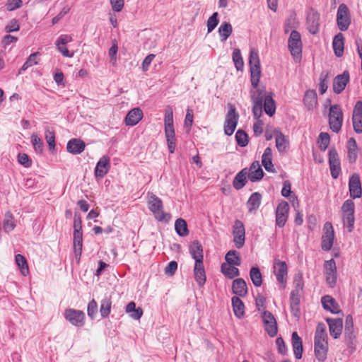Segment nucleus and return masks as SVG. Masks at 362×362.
<instances>
[{"instance_id": "nucleus-2", "label": "nucleus", "mask_w": 362, "mask_h": 362, "mask_svg": "<svg viewBox=\"0 0 362 362\" xmlns=\"http://www.w3.org/2000/svg\"><path fill=\"white\" fill-rule=\"evenodd\" d=\"M147 197L148 209L153 213L155 218L159 221H168L170 215L163 211L162 200L151 192H148Z\"/></svg>"}, {"instance_id": "nucleus-19", "label": "nucleus", "mask_w": 362, "mask_h": 362, "mask_svg": "<svg viewBox=\"0 0 362 362\" xmlns=\"http://www.w3.org/2000/svg\"><path fill=\"white\" fill-rule=\"evenodd\" d=\"M352 122L354 131L360 134L362 132V102L356 103L353 111Z\"/></svg>"}, {"instance_id": "nucleus-56", "label": "nucleus", "mask_w": 362, "mask_h": 362, "mask_svg": "<svg viewBox=\"0 0 362 362\" xmlns=\"http://www.w3.org/2000/svg\"><path fill=\"white\" fill-rule=\"evenodd\" d=\"M118 51V45L116 40H112V45L108 51V56L110 57V62L112 66L117 64V53Z\"/></svg>"}, {"instance_id": "nucleus-61", "label": "nucleus", "mask_w": 362, "mask_h": 362, "mask_svg": "<svg viewBox=\"0 0 362 362\" xmlns=\"http://www.w3.org/2000/svg\"><path fill=\"white\" fill-rule=\"evenodd\" d=\"M294 284V288L291 291L293 293V295L294 293L300 294V292L303 291V277L301 275H296L294 278L293 281Z\"/></svg>"}, {"instance_id": "nucleus-6", "label": "nucleus", "mask_w": 362, "mask_h": 362, "mask_svg": "<svg viewBox=\"0 0 362 362\" xmlns=\"http://www.w3.org/2000/svg\"><path fill=\"white\" fill-rule=\"evenodd\" d=\"M337 23L339 29L341 31L347 30L351 24L350 12L345 4H341L339 6L337 13Z\"/></svg>"}, {"instance_id": "nucleus-21", "label": "nucleus", "mask_w": 362, "mask_h": 362, "mask_svg": "<svg viewBox=\"0 0 362 362\" xmlns=\"http://www.w3.org/2000/svg\"><path fill=\"white\" fill-rule=\"evenodd\" d=\"M110 168V158L108 156H103L98 160L95 169V175L96 177H103L109 171Z\"/></svg>"}, {"instance_id": "nucleus-36", "label": "nucleus", "mask_w": 362, "mask_h": 362, "mask_svg": "<svg viewBox=\"0 0 362 362\" xmlns=\"http://www.w3.org/2000/svg\"><path fill=\"white\" fill-rule=\"evenodd\" d=\"M334 54L337 57H341L344 53V36L341 33H338L334 37L332 42Z\"/></svg>"}, {"instance_id": "nucleus-50", "label": "nucleus", "mask_w": 362, "mask_h": 362, "mask_svg": "<svg viewBox=\"0 0 362 362\" xmlns=\"http://www.w3.org/2000/svg\"><path fill=\"white\" fill-rule=\"evenodd\" d=\"M175 229L177 233L182 237L188 235V229L186 221L182 218H178L175 223Z\"/></svg>"}, {"instance_id": "nucleus-46", "label": "nucleus", "mask_w": 362, "mask_h": 362, "mask_svg": "<svg viewBox=\"0 0 362 362\" xmlns=\"http://www.w3.org/2000/svg\"><path fill=\"white\" fill-rule=\"evenodd\" d=\"M16 263L23 276H27L29 274V268L25 257L22 255H16L15 257Z\"/></svg>"}, {"instance_id": "nucleus-16", "label": "nucleus", "mask_w": 362, "mask_h": 362, "mask_svg": "<svg viewBox=\"0 0 362 362\" xmlns=\"http://www.w3.org/2000/svg\"><path fill=\"white\" fill-rule=\"evenodd\" d=\"M329 163L332 177L334 179L337 178L341 167L338 153L334 148H331L329 151Z\"/></svg>"}, {"instance_id": "nucleus-64", "label": "nucleus", "mask_w": 362, "mask_h": 362, "mask_svg": "<svg viewBox=\"0 0 362 362\" xmlns=\"http://www.w3.org/2000/svg\"><path fill=\"white\" fill-rule=\"evenodd\" d=\"M88 315L91 318L94 319L98 313V304L96 301L93 299L88 305L87 308Z\"/></svg>"}, {"instance_id": "nucleus-44", "label": "nucleus", "mask_w": 362, "mask_h": 362, "mask_svg": "<svg viewBox=\"0 0 362 362\" xmlns=\"http://www.w3.org/2000/svg\"><path fill=\"white\" fill-rule=\"evenodd\" d=\"M348 158L350 163H354L357 158V144L354 138H350L347 142Z\"/></svg>"}, {"instance_id": "nucleus-52", "label": "nucleus", "mask_w": 362, "mask_h": 362, "mask_svg": "<svg viewBox=\"0 0 362 362\" xmlns=\"http://www.w3.org/2000/svg\"><path fill=\"white\" fill-rule=\"evenodd\" d=\"M40 55L39 52H35L31 54L28 58L27 59L26 62L23 64L22 67L21 68L19 71V74L21 73L23 71H25L29 67L37 64L38 63V56Z\"/></svg>"}, {"instance_id": "nucleus-60", "label": "nucleus", "mask_w": 362, "mask_h": 362, "mask_svg": "<svg viewBox=\"0 0 362 362\" xmlns=\"http://www.w3.org/2000/svg\"><path fill=\"white\" fill-rule=\"evenodd\" d=\"M235 139L239 146L244 147L247 145V134L243 130L239 129L235 134Z\"/></svg>"}, {"instance_id": "nucleus-63", "label": "nucleus", "mask_w": 362, "mask_h": 362, "mask_svg": "<svg viewBox=\"0 0 362 362\" xmlns=\"http://www.w3.org/2000/svg\"><path fill=\"white\" fill-rule=\"evenodd\" d=\"M343 221L347 226L349 232L352 231L354 224V214H343Z\"/></svg>"}, {"instance_id": "nucleus-14", "label": "nucleus", "mask_w": 362, "mask_h": 362, "mask_svg": "<svg viewBox=\"0 0 362 362\" xmlns=\"http://www.w3.org/2000/svg\"><path fill=\"white\" fill-rule=\"evenodd\" d=\"M324 234L322 240V248L324 250H329L333 245L334 238V230L331 223L327 222L323 228Z\"/></svg>"}, {"instance_id": "nucleus-26", "label": "nucleus", "mask_w": 362, "mask_h": 362, "mask_svg": "<svg viewBox=\"0 0 362 362\" xmlns=\"http://www.w3.org/2000/svg\"><path fill=\"white\" fill-rule=\"evenodd\" d=\"M321 302L325 310L330 311L332 313H339L340 312L339 306L337 302L330 296H325L322 298Z\"/></svg>"}, {"instance_id": "nucleus-13", "label": "nucleus", "mask_w": 362, "mask_h": 362, "mask_svg": "<svg viewBox=\"0 0 362 362\" xmlns=\"http://www.w3.org/2000/svg\"><path fill=\"white\" fill-rule=\"evenodd\" d=\"M262 317L266 332L270 337H274L277 333L278 328L274 315L269 311H264L262 313Z\"/></svg>"}, {"instance_id": "nucleus-51", "label": "nucleus", "mask_w": 362, "mask_h": 362, "mask_svg": "<svg viewBox=\"0 0 362 362\" xmlns=\"http://www.w3.org/2000/svg\"><path fill=\"white\" fill-rule=\"evenodd\" d=\"M344 335L346 337L351 339L354 337V322L351 315L346 317Z\"/></svg>"}, {"instance_id": "nucleus-40", "label": "nucleus", "mask_w": 362, "mask_h": 362, "mask_svg": "<svg viewBox=\"0 0 362 362\" xmlns=\"http://www.w3.org/2000/svg\"><path fill=\"white\" fill-rule=\"evenodd\" d=\"M247 169L244 168L235 175L233 182V185L235 189H240L245 185L247 182Z\"/></svg>"}, {"instance_id": "nucleus-59", "label": "nucleus", "mask_w": 362, "mask_h": 362, "mask_svg": "<svg viewBox=\"0 0 362 362\" xmlns=\"http://www.w3.org/2000/svg\"><path fill=\"white\" fill-rule=\"evenodd\" d=\"M45 139L50 150L55 147V134L53 130L49 128L45 129Z\"/></svg>"}, {"instance_id": "nucleus-41", "label": "nucleus", "mask_w": 362, "mask_h": 362, "mask_svg": "<svg viewBox=\"0 0 362 362\" xmlns=\"http://www.w3.org/2000/svg\"><path fill=\"white\" fill-rule=\"evenodd\" d=\"M235 265L229 264L227 263H223L221 267V272L228 278L233 279L239 276V269L234 267Z\"/></svg>"}, {"instance_id": "nucleus-24", "label": "nucleus", "mask_w": 362, "mask_h": 362, "mask_svg": "<svg viewBox=\"0 0 362 362\" xmlns=\"http://www.w3.org/2000/svg\"><path fill=\"white\" fill-rule=\"evenodd\" d=\"M329 333L334 339H337L341 334L343 322L341 319H327Z\"/></svg>"}, {"instance_id": "nucleus-17", "label": "nucleus", "mask_w": 362, "mask_h": 362, "mask_svg": "<svg viewBox=\"0 0 362 362\" xmlns=\"http://www.w3.org/2000/svg\"><path fill=\"white\" fill-rule=\"evenodd\" d=\"M289 210L288 204L286 202L279 204L276 211V223L279 227L284 226L287 221Z\"/></svg>"}, {"instance_id": "nucleus-32", "label": "nucleus", "mask_w": 362, "mask_h": 362, "mask_svg": "<svg viewBox=\"0 0 362 362\" xmlns=\"http://www.w3.org/2000/svg\"><path fill=\"white\" fill-rule=\"evenodd\" d=\"M16 226V223L13 215L10 211H6L3 220V228L4 232L9 233L15 229Z\"/></svg>"}, {"instance_id": "nucleus-11", "label": "nucleus", "mask_w": 362, "mask_h": 362, "mask_svg": "<svg viewBox=\"0 0 362 362\" xmlns=\"http://www.w3.org/2000/svg\"><path fill=\"white\" fill-rule=\"evenodd\" d=\"M72 40L73 38L69 35H61L56 40L57 50L65 57L72 58L74 55V52L69 51L66 47V45Z\"/></svg>"}, {"instance_id": "nucleus-33", "label": "nucleus", "mask_w": 362, "mask_h": 362, "mask_svg": "<svg viewBox=\"0 0 362 362\" xmlns=\"http://www.w3.org/2000/svg\"><path fill=\"white\" fill-rule=\"evenodd\" d=\"M264 105V110L265 112L269 116H272L275 113L276 110V106H275V102L273 100L271 95H267L266 93L263 91V103Z\"/></svg>"}, {"instance_id": "nucleus-48", "label": "nucleus", "mask_w": 362, "mask_h": 362, "mask_svg": "<svg viewBox=\"0 0 362 362\" xmlns=\"http://www.w3.org/2000/svg\"><path fill=\"white\" fill-rule=\"evenodd\" d=\"M227 264L240 266L241 264V258L239 253L235 250L228 251L225 257Z\"/></svg>"}, {"instance_id": "nucleus-35", "label": "nucleus", "mask_w": 362, "mask_h": 362, "mask_svg": "<svg viewBox=\"0 0 362 362\" xmlns=\"http://www.w3.org/2000/svg\"><path fill=\"white\" fill-rule=\"evenodd\" d=\"M292 346L296 358L300 359L303 354L302 340L296 332L292 334Z\"/></svg>"}, {"instance_id": "nucleus-18", "label": "nucleus", "mask_w": 362, "mask_h": 362, "mask_svg": "<svg viewBox=\"0 0 362 362\" xmlns=\"http://www.w3.org/2000/svg\"><path fill=\"white\" fill-rule=\"evenodd\" d=\"M349 187L351 197L356 199L361 197V183L360 177L358 174L354 173L350 177Z\"/></svg>"}, {"instance_id": "nucleus-42", "label": "nucleus", "mask_w": 362, "mask_h": 362, "mask_svg": "<svg viewBox=\"0 0 362 362\" xmlns=\"http://www.w3.org/2000/svg\"><path fill=\"white\" fill-rule=\"evenodd\" d=\"M232 305L235 315L238 318L242 317L245 313V305L239 297L232 298Z\"/></svg>"}, {"instance_id": "nucleus-29", "label": "nucleus", "mask_w": 362, "mask_h": 362, "mask_svg": "<svg viewBox=\"0 0 362 362\" xmlns=\"http://www.w3.org/2000/svg\"><path fill=\"white\" fill-rule=\"evenodd\" d=\"M264 172L259 165V161H254L250 168L248 173V178L252 182H256L262 178Z\"/></svg>"}, {"instance_id": "nucleus-7", "label": "nucleus", "mask_w": 362, "mask_h": 362, "mask_svg": "<svg viewBox=\"0 0 362 362\" xmlns=\"http://www.w3.org/2000/svg\"><path fill=\"white\" fill-rule=\"evenodd\" d=\"M273 269L277 281L281 284V288H284L286 283L288 274V268L286 262L275 259Z\"/></svg>"}, {"instance_id": "nucleus-30", "label": "nucleus", "mask_w": 362, "mask_h": 362, "mask_svg": "<svg viewBox=\"0 0 362 362\" xmlns=\"http://www.w3.org/2000/svg\"><path fill=\"white\" fill-rule=\"evenodd\" d=\"M189 253L195 262H203V249L202 245L197 240L189 246Z\"/></svg>"}, {"instance_id": "nucleus-12", "label": "nucleus", "mask_w": 362, "mask_h": 362, "mask_svg": "<svg viewBox=\"0 0 362 362\" xmlns=\"http://www.w3.org/2000/svg\"><path fill=\"white\" fill-rule=\"evenodd\" d=\"M233 241L237 248H241L245 244V230L243 223L237 220L233 226Z\"/></svg>"}, {"instance_id": "nucleus-4", "label": "nucleus", "mask_w": 362, "mask_h": 362, "mask_svg": "<svg viewBox=\"0 0 362 362\" xmlns=\"http://www.w3.org/2000/svg\"><path fill=\"white\" fill-rule=\"evenodd\" d=\"M343 112L337 105H331L329 112V125L332 132L338 133L343 123Z\"/></svg>"}, {"instance_id": "nucleus-47", "label": "nucleus", "mask_w": 362, "mask_h": 362, "mask_svg": "<svg viewBox=\"0 0 362 362\" xmlns=\"http://www.w3.org/2000/svg\"><path fill=\"white\" fill-rule=\"evenodd\" d=\"M165 136L168 144V148L170 153H173L176 147V138L175 129L165 131Z\"/></svg>"}, {"instance_id": "nucleus-34", "label": "nucleus", "mask_w": 362, "mask_h": 362, "mask_svg": "<svg viewBox=\"0 0 362 362\" xmlns=\"http://www.w3.org/2000/svg\"><path fill=\"white\" fill-rule=\"evenodd\" d=\"M262 163L265 170L269 172H274L272 164V150L270 147L266 148L262 158Z\"/></svg>"}, {"instance_id": "nucleus-45", "label": "nucleus", "mask_w": 362, "mask_h": 362, "mask_svg": "<svg viewBox=\"0 0 362 362\" xmlns=\"http://www.w3.org/2000/svg\"><path fill=\"white\" fill-rule=\"evenodd\" d=\"M218 33L221 37V41L225 42L233 32V28L230 23L223 22L218 28Z\"/></svg>"}, {"instance_id": "nucleus-1", "label": "nucleus", "mask_w": 362, "mask_h": 362, "mask_svg": "<svg viewBox=\"0 0 362 362\" xmlns=\"http://www.w3.org/2000/svg\"><path fill=\"white\" fill-rule=\"evenodd\" d=\"M328 351L327 334L324 323H319L315 334V354L318 361H323L327 358Z\"/></svg>"}, {"instance_id": "nucleus-28", "label": "nucleus", "mask_w": 362, "mask_h": 362, "mask_svg": "<svg viewBox=\"0 0 362 362\" xmlns=\"http://www.w3.org/2000/svg\"><path fill=\"white\" fill-rule=\"evenodd\" d=\"M194 275L198 285L202 286L206 282V274L203 262H195L194 267Z\"/></svg>"}, {"instance_id": "nucleus-9", "label": "nucleus", "mask_w": 362, "mask_h": 362, "mask_svg": "<svg viewBox=\"0 0 362 362\" xmlns=\"http://www.w3.org/2000/svg\"><path fill=\"white\" fill-rule=\"evenodd\" d=\"M238 114L236 113L235 108L230 107L226 116L224 124V132L226 135L230 136L233 134L238 123Z\"/></svg>"}, {"instance_id": "nucleus-23", "label": "nucleus", "mask_w": 362, "mask_h": 362, "mask_svg": "<svg viewBox=\"0 0 362 362\" xmlns=\"http://www.w3.org/2000/svg\"><path fill=\"white\" fill-rule=\"evenodd\" d=\"M143 112L139 107H135L129 111L125 117V124L127 126H134L139 123L143 118Z\"/></svg>"}, {"instance_id": "nucleus-5", "label": "nucleus", "mask_w": 362, "mask_h": 362, "mask_svg": "<svg viewBox=\"0 0 362 362\" xmlns=\"http://www.w3.org/2000/svg\"><path fill=\"white\" fill-rule=\"evenodd\" d=\"M288 49L294 60L298 61L301 57L302 42L298 32L293 30L288 40Z\"/></svg>"}, {"instance_id": "nucleus-62", "label": "nucleus", "mask_w": 362, "mask_h": 362, "mask_svg": "<svg viewBox=\"0 0 362 362\" xmlns=\"http://www.w3.org/2000/svg\"><path fill=\"white\" fill-rule=\"evenodd\" d=\"M31 142L36 152L41 153L43 149V142L36 134L31 136Z\"/></svg>"}, {"instance_id": "nucleus-55", "label": "nucleus", "mask_w": 362, "mask_h": 362, "mask_svg": "<svg viewBox=\"0 0 362 362\" xmlns=\"http://www.w3.org/2000/svg\"><path fill=\"white\" fill-rule=\"evenodd\" d=\"M329 141H330V136L329 135L326 133V132H321L319 135V139H318V144H319V147L320 148L325 151L329 144Z\"/></svg>"}, {"instance_id": "nucleus-54", "label": "nucleus", "mask_w": 362, "mask_h": 362, "mask_svg": "<svg viewBox=\"0 0 362 362\" xmlns=\"http://www.w3.org/2000/svg\"><path fill=\"white\" fill-rule=\"evenodd\" d=\"M300 294L291 293V308L295 316H297L299 313V304H300Z\"/></svg>"}, {"instance_id": "nucleus-38", "label": "nucleus", "mask_w": 362, "mask_h": 362, "mask_svg": "<svg viewBox=\"0 0 362 362\" xmlns=\"http://www.w3.org/2000/svg\"><path fill=\"white\" fill-rule=\"evenodd\" d=\"M262 195L258 192L252 194L247 202V206L250 212L256 211L259 207Z\"/></svg>"}, {"instance_id": "nucleus-15", "label": "nucleus", "mask_w": 362, "mask_h": 362, "mask_svg": "<svg viewBox=\"0 0 362 362\" xmlns=\"http://www.w3.org/2000/svg\"><path fill=\"white\" fill-rule=\"evenodd\" d=\"M325 274L327 284L330 287H334L337 280V267L334 259L325 262Z\"/></svg>"}, {"instance_id": "nucleus-58", "label": "nucleus", "mask_w": 362, "mask_h": 362, "mask_svg": "<svg viewBox=\"0 0 362 362\" xmlns=\"http://www.w3.org/2000/svg\"><path fill=\"white\" fill-rule=\"evenodd\" d=\"M218 13L214 12L207 20V31L208 33L212 32L218 24Z\"/></svg>"}, {"instance_id": "nucleus-22", "label": "nucleus", "mask_w": 362, "mask_h": 362, "mask_svg": "<svg viewBox=\"0 0 362 362\" xmlns=\"http://www.w3.org/2000/svg\"><path fill=\"white\" fill-rule=\"evenodd\" d=\"M349 81L348 71H344L342 74L337 76L333 82V90L336 93H340L346 87Z\"/></svg>"}, {"instance_id": "nucleus-31", "label": "nucleus", "mask_w": 362, "mask_h": 362, "mask_svg": "<svg viewBox=\"0 0 362 362\" xmlns=\"http://www.w3.org/2000/svg\"><path fill=\"white\" fill-rule=\"evenodd\" d=\"M276 141V147L280 153H284L288 148V141L286 136L279 131L274 132Z\"/></svg>"}, {"instance_id": "nucleus-57", "label": "nucleus", "mask_w": 362, "mask_h": 362, "mask_svg": "<svg viewBox=\"0 0 362 362\" xmlns=\"http://www.w3.org/2000/svg\"><path fill=\"white\" fill-rule=\"evenodd\" d=\"M233 61L237 70H241L243 67L244 62L239 49H235L233 52Z\"/></svg>"}, {"instance_id": "nucleus-3", "label": "nucleus", "mask_w": 362, "mask_h": 362, "mask_svg": "<svg viewBox=\"0 0 362 362\" xmlns=\"http://www.w3.org/2000/svg\"><path fill=\"white\" fill-rule=\"evenodd\" d=\"M249 64L251 74V84L253 88H257L260 79L261 67L258 51L254 48L250 49Z\"/></svg>"}, {"instance_id": "nucleus-27", "label": "nucleus", "mask_w": 362, "mask_h": 362, "mask_svg": "<svg viewBox=\"0 0 362 362\" xmlns=\"http://www.w3.org/2000/svg\"><path fill=\"white\" fill-rule=\"evenodd\" d=\"M233 293L240 297H244L247 293L246 282L243 279H236L232 284Z\"/></svg>"}, {"instance_id": "nucleus-43", "label": "nucleus", "mask_w": 362, "mask_h": 362, "mask_svg": "<svg viewBox=\"0 0 362 362\" xmlns=\"http://www.w3.org/2000/svg\"><path fill=\"white\" fill-rule=\"evenodd\" d=\"M173 112L170 106H167L165 110L164 131L173 130Z\"/></svg>"}, {"instance_id": "nucleus-10", "label": "nucleus", "mask_w": 362, "mask_h": 362, "mask_svg": "<svg viewBox=\"0 0 362 362\" xmlns=\"http://www.w3.org/2000/svg\"><path fill=\"white\" fill-rule=\"evenodd\" d=\"M64 317L71 325L81 327L84 324L85 314L81 310L69 308L65 310Z\"/></svg>"}, {"instance_id": "nucleus-20", "label": "nucleus", "mask_w": 362, "mask_h": 362, "mask_svg": "<svg viewBox=\"0 0 362 362\" xmlns=\"http://www.w3.org/2000/svg\"><path fill=\"white\" fill-rule=\"evenodd\" d=\"M307 25L310 33L316 34L318 32L320 27V14L317 12L311 11L308 13Z\"/></svg>"}, {"instance_id": "nucleus-49", "label": "nucleus", "mask_w": 362, "mask_h": 362, "mask_svg": "<svg viewBox=\"0 0 362 362\" xmlns=\"http://www.w3.org/2000/svg\"><path fill=\"white\" fill-rule=\"evenodd\" d=\"M250 277L255 286L259 287L262 284V276L258 267H253L250 269Z\"/></svg>"}, {"instance_id": "nucleus-39", "label": "nucleus", "mask_w": 362, "mask_h": 362, "mask_svg": "<svg viewBox=\"0 0 362 362\" xmlns=\"http://www.w3.org/2000/svg\"><path fill=\"white\" fill-rule=\"evenodd\" d=\"M83 235L82 232L74 233V250L77 259H80L82 252Z\"/></svg>"}, {"instance_id": "nucleus-25", "label": "nucleus", "mask_w": 362, "mask_h": 362, "mask_svg": "<svg viewBox=\"0 0 362 362\" xmlns=\"http://www.w3.org/2000/svg\"><path fill=\"white\" fill-rule=\"evenodd\" d=\"M86 147L85 143L79 139H72L67 143V151L71 154L77 155L82 153Z\"/></svg>"}, {"instance_id": "nucleus-8", "label": "nucleus", "mask_w": 362, "mask_h": 362, "mask_svg": "<svg viewBox=\"0 0 362 362\" xmlns=\"http://www.w3.org/2000/svg\"><path fill=\"white\" fill-rule=\"evenodd\" d=\"M250 95L253 102L252 112L254 116L259 119L262 114L263 90L257 87L251 90Z\"/></svg>"}, {"instance_id": "nucleus-53", "label": "nucleus", "mask_w": 362, "mask_h": 362, "mask_svg": "<svg viewBox=\"0 0 362 362\" xmlns=\"http://www.w3.org/2000/svg\"><path fill=\"white\" fill-rule=\"evenodd\" d=\"M112 302L110 298H105L101 300L100 312L103 317H106L110 313Z\"/></svg>"}, {"instance_id": "nucleus-37", "label": "nucleus", "mask_w": 362, "mask_h": 362, "mask_svg": "<svg viewBox=\"0 0 362 362\" xmlns=\"http://www.w3.org/2000/svg\"><path fill=\"white\" fill-rule=\"evenodd\" d=\"M317 93L313 90H307L305 93L303 102L309 110H313L317 105Z\"/></svg>"}]
</instances>
